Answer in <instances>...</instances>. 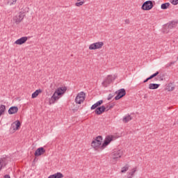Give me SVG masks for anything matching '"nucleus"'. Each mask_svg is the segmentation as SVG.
<instances>
[{
	"label": "nucleus",
	"instance_id": "nucleus-2",
	"mask_svg": "<svg viewBox=\"0 0 178 178\" xmlns=\"http://www.w3.org/2000/svg\"><path fill=\"white\" fill-rule=\"evenodd\" d=\"M103 104H104V101L99 100L91 106L92 110L96 109L95 110L96 115H102V113H104V112L106 111V107H105L104 106H101V105ZM97 106H100V107H97Z\"/></svg>",
	"mask_w": 178,
	"mask_h": 178
},
{
	"label": "nucleus",
	"instance_id": "nucleus-13",
	"mask_svg": "<svg viewBox=\"0 0 178 178\" xmlns=\"http://www.w3.org/2000/svg\"><path fill=\"white\" fill-rule=\"evenodd\" d=\"M28 38L24 36L22 38H20L19 39L17 40L15 42V44H16L17 45H23V44H24V42H26V41H27Z\"/></svg>",
	"mask_w": 178,
	"mask_h": 178
},
{
	"label": "nucleus",
	"instance_id": "nucleus-23",
	"mask_svg": "<svg viewBox=\"0 0 178 178\" xmlns=\"http://www.w3.org/2000/svg\"><path fill=\"white\" fill-rule=\"evenodd\" d=\"M42 92V90L41 89L36 90L33 94H32V98H37L38 97V95Z\"/></svg>",
	"mask_w": 178,
	"mask_h": 178
},
{
	"label": "nucleus",
	"instance_id": "nucleus-30",
	"mask_svg": "<svg viewBox=\"0 0 178 178\" xmlns=\"http://www.w3.org/2000/svg\"><path fill=\"white\" fill-rule=\"evenodd\" d=\"M170 2L172 5H178V0H170Z\"/></svg>",
	"mask_w": 178,
	"mask_h": 178
},
{
	"label": "nucleus",
	"instance_id": "nucleus-36",
	"mask_svg": "<svg viewBox=\"0 0 178 178\" xmlns=\"http://www.w3.org/2000/svg\"><path fill=\"white\" fill-rule=\"evenodd\" d=\"M4 178H10V175H4Z\"/></svg>",
	"mask_w": 178,
	"mask_h": 178
},
{
	"label": "nucleus",
	"instance_id": "nucleus-15",
	"mask_svg": "<svg viewBox=\"0 0 178 178\" xmlns=\"http://www.w3.org/2000/svg\"><path fill=\"white\" fill-rule=\"evenodd\" d=\"M136 172H137V168H134L131 169L130 171L127 173V177L133 178V176H134Z\"/></svg>",
	"mask_w": 178,
	"mask_h": 178
},
{
	"label": "nucleus",
	"instance_id": "nucleus-5",
	"mask_svg": "<svg viewBox=\"0 0 178 178\" xmlns=\"http://www.w3.org/2000/svg\"><path fill=\"white\" fill-rule=\"evenodd\" d=\"M117 77H118V76H116L115 74L107 76V77L102 82V86L104 87H108V85L111 84V83H112L113 81H115V80H116Z\"/></svg>",
	"mask_w": 178,
	"mask_h": 178
},
{
	"label": "nucleus",
	"instance_id": "nucleus-28",
	"mask_svg": "<svg viewBox=\"0 0 178 178\" xmlns=\"http://www.w3.org/2000/svg\"><path fill=\"white\" fill-rule=\"evenodd\" d=\"M72 111H74V112L77 111L78 109H80V104H74L72 106Z\"/></svg>",
	"mask_w": 178,
	"mask_h": 178
},
{
	"label": "nucleus",
	"instance_id": "nucleus-8",
	"mask_svg": "<svg viewBox=\"0 0 178 178\" xmlns=\"http://www.w3.org/2000/svg\"><path fill=\"white\" fill-rule=\"evenodd\" d=\"M111 156L113 159H119L121 156H123V150L115 149L114 151L111 153Z\"/></svg>",
	"mask_w": 178,
	"mask_h": 178
},
{
	"label": "nucleus",
	"instance_id": "nucleus-38",
	"mask_svg": "<svg viewBox=\"0 0 178 178\" xmlns=\"http://www.w3.org/2000/svg\"><path fill=\"white\" fill-rule=\"evenodd\" d=\"M107 111H109V108H107Z\"/></svg>",
	"mask_w": 178,
	"mask_h": 178
},
{
	"label": "nucleus",
	"instance_id": "nucleus-27",
	"mask_svg": "<svg viewBox=\"0 0 178 178\" xmlns=\"http://www.w3.org/2000/svg\"><path fill=\"white\" fill-rule=\"evenodd\" d=\"M130 166L129 165H125L121 168V173H126L129 170Z\"/></svg>",
	"mask_w": 178,
	"mask_h": 178
},
{
	"label": "nucleus",
	"instance_id": "nucleus-34",
	"mask_svg": "<svg viewBox=\"0 0 178 178\" xmlns=\"http://www.w3.org/2000/svg\"><path fill=\"white\" fill-rule=\"evenodd\" d=\"M126 24H130V20L129 19H125Z\"/></svg>",
	"mask_w": 178,
	"mask_h": 178
},
{
	"label": "nucleus",
	"instance_id": "nucleus-7",
	"mask_svg": "<svg viewBox=\"0 0 178 178\" xmlns=\"http://www.w3.org/2000/svg\"><path fill=\"white\" fill-rule=\"evenodd\" d=\"M113 138L114 137L112 135L107 136L102 145V149H105L113 141Z\"/></svg>",
	"mask_w": 178,
	"mask_h": 178
},
{
	"label": "nucleus",
	"instance_id": "nucleus-10",
	"mask_svg": "<svg viewBox=\"0 0 178 178\" xmlns=\"http://www.w3.org/2000/svg\"><path fill=\"white\" fill-rule=\"evenodd\" d=\"M117 94L118 95L115 97V101L120 99V98H123V97L126 95V90L124 88L120 89L117 91Z\"/></svg>",
	"mask_w": 178,
	"mask_h": 178
},
{
	"label": "nucleus",
	"instance_id": "nucleus-12",
	"mask_svg": "<svg viewBox=\"0 0 178 178\" xmlns=\"http://www.w3.org/2000/svg\"><path fill=\"white\" fill-rule=\"evenodd\" d=\"M45 154V149L44 147H39L35 152V156H41V155H44Z\"/></svg>",
	"mask_w": 178,
	"mask_h": 178
},
{
	"label": "nucleus",
	"instance_id": "nucleus-19",
	"mask_svg": "<svg viewBox=\"0 0 178 178\" xmlns=\"http://www.w3.org/2000/svg\"><path fill=\"white\" fill-rule=\"evenodd\" d=\"M64 177L63 174L61 172H57L48 177V178H63Z\"/></svg>",
	"mask_w": 178,
	"mask_h": 178
},
{
	"label": "nucleus",
	"instance_id": "nucleus-35",
	"mask_svg": "<svg viewBox=\"0 0 178 178\" xmlns=\"http://www.w3.org/2000/svg\"><path fill=\"white\" fill-rule=\"evenodd\" d=\"M149 80H151V79H149V77H148L147 79H146L143 83H147V81H148Z\"/></svg>",
	"mask_w": 178,
	"mask_h": 178
},
{
	"label": "nucleus",
	"instance_id": "nucleus-6",
	"mask_svg": "<svg viewBox=\"0 0 178 178\" xmlns=\"http://www.w3.org/2000/svg\"><path fill=\"white\" fill-rule=\"evenodd\" d=\"M84 99H86V93L84 92H80L77 94L75 98V104H78V105H81V104L84 102Z\"/></svg>",
	"mask_w": 178,
	"mask_h": 178
},
{
	"label": "nucleus",
	"instance_id": "nucleus-31",
	"mask_svg": "<svg viewBox=\"0 0 178 178\" xmlns=\"http://www.w3.org/2000/svg\"><path fill=\"white\" fill-rule=\"evenodd\" d=\"M159 72H156V73L151 75L149 79H154V77H156V76L159 75Z\"/></svg>",
	"mask_w": 178,
	"mask_h": 178
},
{
	"label": "nucleus",
	"instance_id": "nucleus-37",
	"mask_svg": "<svg viewBox=\"0 0 178 178\" xmlns=\"http://www.w3.org/2000/svg\"><path fill=\"white\" fill-rule=\"evenodd\" d=\"M113 108V106H111L110 108H109V109H111V108Z\"/></svg>",
	"mask_w": 178,
	"mask_h": 178
},
{
	"label": "nucleus",
	"instance_id": "nucleus-4",
	"mask_svg": "<svg viewBox=\"0 0 178 178\" xmlns=\"http://www.w3.org/2000/svg\"><path fill=\"white\" fill-rule=\"evenodd\" d=\"M104 48V42L98 41L93 42L88 46L89 51H97L98 49H102Z\"/></svg>",
	"mask_w": 178,
	"mask_h": 178
},
{
	"label": "nucleus",
	"instance_id": "nucleus-20",
	"mask_svg": "<svg viewBox=\"0 0 178 178\" xmlns=\"http://www.w3.org/2000/svg\"><path fill=\"white\" fill-rule=\"evenodd\" d=\"M175 86L173 83H169L166 86L167 91H173L175 90Z\"/></svg>",
	"mask_w": 178,
	"mask_h": 178
},
{
	"label": "nucleus",
	"instance_id": "nucleus-9",
	"mask_svg": "<svg viewBox=\"0 0 178 178\" xmlns=\"http://www.w3.org/2000/svg\"><path fill=\"white\" fill-rule=\"evenodd\" d=\"M154 8V4L151 1H147L143 3L142 5L141 9L142 10H151Z\"/></svg>",
	"mask_w": 178,
	"mask_h": 178
},
{
	"label": "nucleus",
	"instance_id": "nucleus-33",
	"mask_svg": "<svg viewBox=\"0 0 178 178\" xmlns=\"http://www.w3.org/2000/svg\"><path fill=\"white\" fill-rule=\"evenodd\" d=\"M13 2L10 3V5H15L17 0H12Z\"/></svg>",
	"mask_w": 178,
	"mask_h": 178
},
{
	"label": "nucleus",
	"instance_id": "nucleus-18",
	"mask_svg": "<svg viewBox=\"0 0 178 178\" xmlns=\"http://www.w3.org/2000/svg\"><path fill=\"white\" fill-rule=\"evenodd\" d=\"M159 84L158 83H149L148 86L149 90H158L159 88Z\"/></svg>",
	"mask_w": 178,
	"mask_h": 178
},
{
	"label": "nucleus",
	"instance_id": "nucleus-1",
	"mask_svg": "<svg viewBox=\"0 0 178 178\" xmlns=\"http://www.w3.org/2000/svg\"><path fill=\"white\" fill-rule=\"evenodd\" d=\"M67 88L66 87H60L56 89L54 92V95L49 99V105H52V104H55L56 101L59 99L60 95H63L65 92H66Z\"/></svg>",
	"mask_w": 178,
	"mask_h": 178
},
{
	"label": "nucleus",
	"instance_id": "nucleus-24",
	"mask_svg": "<svg viewBox=\"0 0 178 178\" xmlns=\"http://www.w3.org/2000/svg\"><path fill=\"white\" fill-rule=\"evenodd\" d=\"M5 111H6V106L3 104L0 105V116L5 113Z\"/></svg>",
	"mask_w": 178,
	"mask_h": 178
},
{
	"label": "nucleus",
	"instance_id": "nucleus-29",
	"mask_svg": "<svg viewBox=\"0 0 178 178\" xmlns=\"http://www.w3.org/2000/svg\"><path fill=\"white\" fill-rule=\"evenodd\" d=\"M169 6H170V3H165L161 4V8L162 9H168V8H169Z\"/></svg>",
	"mask_w": 178,
	"mask_h": 178
},
{
	"label": "nucleus",
	"instance_id": "nucleus-16",
	"mask_svg": "<svg viewBox=\"0 0 178 178\" xmlns=\"http://www.w3.org/2000/svg\"><path fill=\"white\" fill-rule=\"evenodd\" d=\"M171 30L172 29H170V27L169 26V25L168 24L164 25L162 29V31H163V33H164V34H168V33H170Z\"/></svg>",
	"mask_w": 178,
	"mask_h": 178
},
{
	"label": "nucleus",
	"instance_id": "nucleus-22",
	"mask_svg": "<svg viewBox=\"0 0 178 178\" xmlns=\"http://www.w3.org/2000/svg\"><path fill=\"white\" fill-rule=\"evenodd\" d=\"M6 159L1 158L0 159V170L2 169V166H6Z\"/></svg>",
	"mask_w": 178,
	"mask_h": 178
},
{
	"label": "nucleus",
	"instance_id": "nucleus-14",
	"mask_svg": "<svg viewBox=\"0 0 178 178\" xmlns=\"http://www.w3.org/2000/svg\"><path fill=\"white\" fill-rule=\"evenodd\" d=\"M17 111H19L17 106H11L8 109V113L9 115H15V113H17Z\"/></svg>",
	"mask_w": 178,
	"mask_h": 178
},
{
	"label": "nucleus",
	"instance_id": "nucleus-11",
	"mask_svg": "<svg viewBox=\"0 0 178 178\" xmlns=\"http://www.w3.org/2000/svg\"><path fill=\"white\" fill-rule=\"evenodd\" d=\"M24 19V15L23 13H19V14L14 17V22H15L16 24H19Z\"/></svg>",
	"mask_w": 178,
	"mask_h": 178
},
{
	"label": "nucleus",
	"instance_id": "nucleus-21",
	"mask_svg": "<svg viewBox=\"0 0 178 178\" xmlns=\"http://www.w3.org/2000/svg\"><path fill=\"white\" fill-rule=\"evenodd\" d=\"M133 118L131 117V115H128L123 118L122 122L124 123H129V122H130V120H131Z\"/></svg>",
	"mask_w": 178,
	"mask_h": 178
},
{
	"label": "nucleus",
	"instance_id": "nucleus-3",
	"mask_svg": "<svg viewBox=\"0 0 178 178\" xmlns=\"http://www.w3.org/2000/svg\"><path fill=\"white\" fill-rule=\"evenodd\" d=\"M102 136H99L94 138L91 143V147L94 148V149H96L98 151V149H101L102 151Z\"/></svg>",
	"mask_w": 178,
	"mask_h": 178
},
{
	"label": "nucleus",
	"instance_id": "nucleus-32",
	"mask_svg": "<svg viewBox=\"0 0 178 178\" xmlns=\"http://www.w3.org/2000/svg\"><path fill=\"white\" fill-rule=\"evenodd\" d=\"M112 98H113V95H112L110 94V95H108L107 99H108V101H111V100L112 99Z\"/></svg>",
	"mask_w": 178,
	"mask_h": 178
},
{
	"label": "nucleus",
	"instance_id": "nucleus-17",
	"mask_svg": "<svg viewBox=\"0 0 178 178\" xmlns=\"http://www.w3.org/2000/svg\"><path fill=\"white\" fill-rule=\"evenodd\" d=\"M167 24H168V26H170V29L172 30L177 27L178 22L176 21H172L170 22H168Z\"/></svg>",
	"mask_w": 178,
	"mask_h": 178
},
{
	"label": "nucleus",
	"instance_id": "nucleus-25",
	"mask_svg": "<svg viewBox=\"0 0 178 178\" xmlns=\"http://www.w3.org/2000/svg\"><path fill=\"white\" fill-rule=\"evenodd\" d=\"M86 3V1L84 0H77L76 3H75V6H77L78 8L80 6H83Z\"/></svg>",
	"mask_w": 178,
	"mask_h": 178
},
{
	"label": "nucleus",
	"instance_id": "nucleus-26",
	"mask_svg": "<svg viewBox=\"0 0 178 178\" xmlns=\"http://www.w3.org/2000/svg\"><path fill=\"white\" fill-rule=\"evenodd\" d=\"M13 124H15V128L14 129V130H19V129L20 128V126L22 125V124L20 123V121L19 120L14 122Z\"/></svg>",
	"mask_w": 178,
	"mask_h": 178
}]
</instances>
